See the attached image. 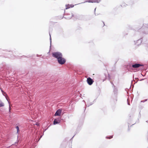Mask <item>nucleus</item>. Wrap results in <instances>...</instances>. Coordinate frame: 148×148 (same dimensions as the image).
Wrapping results in <instances>:
<instances>
[{
    "label": "nucleus",
    "instance_id": "7",
    "mask_svg": "<svg viewBox=\"0 0 148 148\" xmlns=\"http://www.w3.org/2000/svg\"><path fill=\"white\" fill-rule=\"evenodd\" d=\"M60 122V119H55L53 121V124L54 125L59 123Z\"/></svg>",
    "mask_w": 148,
    "mask_h": 148
},
{
    "label": "nucleus",
    "instance_id": "5",
    "mask_svg": "<svg viewBox=\"0 0 148 148\" xmlns=\"http://www.w3.org/2000/svg\"><path fill=\"white\" fill-rule=\"evenodd\" d=\"M74 5L73 4H66L65 5L66 7V9L67 10L70 8H73L74 7Z\"/></svg>",
    "mask_w": 148,
    "mask_h": 148
},
{
    "label": "nucleus",
    "instance_id": "12",
    "mask_svg": "<svg viewBox=\"0 0 148 148\" xmlns=\"http://www.w3.org/2000/svg\"><path fill=\"white\" fill-rule=\"evenodd\" d=\"M73 16H74L73 14V13H71V16L69 17H68V18H72Z\"/></svg>",
    "mask_w": 148,
    "mask_h": 148
},
{
    "label": "nucleus",
    "instance_id": "8",
    "mask_svg": "<svg viewBox=\"0 0 148 148\" xmlns=\"http://www.w3.org/2000/svg\"><path fill=\"white\" fill-rule=\"evenodd\" d=\"M91 1V2L92 3H99L101 1L100 0H90Z\"/></svg>",
    "mask_w": 148,
    "mask_h": 148
},
{
    "label": "nucleus",
    "instance_id": "15",
    "mask_svg": "<svg viewBox=\"0 0 148 148\" xmlns=\"http://www.w3.org/2000/svg\"><path fill=\"white\" fill-rule=\"evenodd\" d=\"M147 99H145V101H147Z\"/></svg>",
    "mask_w": 148,
    "mask_h": 148
},
{
    "label": "nucleus",
    "instance_id": "4",
    "mask_svg": "<svg viewBox=\"0 0 148 148\" xmlns=\"http://www.w3.org/2000/svg\"><path fill=\"white\" fill-rule=\"evenodd\" d=\"M62 112V110L60 109H59L55 113L54 115L55 116H60Z\"/></svg>",
    "mask_w": 148,
    "mask_h": 148
},
{
    "label": "nucleus",
    "instance_id": "2",
    "mask_svg": "<svg viewBox=\"0 0 148 148\" xmlns=\"http://www.w3.org/2000/svg\"><path fill=\"white\" fill-rule=\"evenodd\" d=\"M57 60L58 63L62 65L64 64L66 61L65 59L62 57H61Z\"/></svg>",
    "mask_w": 148,
    "mask_h": 148
},
{
    "label": "nucleus",
    "instance_id": "6",
    "mask_svg": "<svg viewBox=\"0 0 148 148\" xmlns=\"http://www.w3.org/2000/svg\"><path fill=\"white\" fill-rule=\"evenodd\" d=\"M143 65L139 64H136L132 65V67L134 68H138L140 66H143Z\"/></svg>",
    "mask_w": 148,
    "mask_h": 148
},
{
    "label": "nucleus",
    "instance_id": "14",
    "mask_svg": "<svg viewBox=\"0 0 148 148\" xmlns=\"http://www.w3.org/2000/svg\"><path fill=\"white\" fill-rule=\"evenodd\" d=\"M10 109H11V107H10V106L9 108V112H10Z\"/></svg>",
    "mask_w": 148,
    "mask_h": 148
},
{
    "label": "nucleus",
    "instance_id": "10",
    "mask_svg": "<svg viewBox=\"0 0 148 148\" xmlns=\"http://www.w3.org/2000/svg\"><path fill=\"white\" fill-rule=\"evenodd\" d=\"M16 129L17 132L18 133L19 130V128L18 126H17L16 127Z\"/></svg>",
    "mask_w": 148,
    "mask_h": 148
},
{
    "label": "nucleus",
    "instance_id": "13",
    "mask_svg": "<svg viewBox=\"0 0 148 148\" xmlns=\"http://www.w3.org/2000/svg\"><path fill=\"white\" fill-rule=\"evenodd\" d=\"M35 125L37 126H38L40 125V124L39 123H36Z\"/></svg>",
    "mask_w": 148,
    "mask_h": 148
},
{
    "label": "nucleus",
    "instance_id": "11",
    "mask_svg": "<svg viewBox=\"0 0 148 148\" xmlns=\"http://www.w3.org/2000/svg\"><path fill=\"white\" fill-rule=\"evenodd\" d=\"M113 137V136H110L109 137H106V138H107V139H111V138H112Z\"/></svg>",
    "mask_w": 148,
    "mask_h": 148
},
{
    "label": "nucleus",
    "instance_id": "3",
    "mask_svg": "<svg viewBox=\"0 0 148 148\" xmlns=\"http://www.w3.org/2000/svg\"><path fill=\"white\" fill-rule=\"evenodd\" d=\"M87 81L88 84L90 85H92L94 82V81L90 77L87 78Z\"/></svg>",
    "mask_w": 148,
    "mask_h": 148
},
{
    "label": "nucleus",
    "instance_id": "9",
    "mask_svg": "<svg viewBox=\"0 0 148 148\" xmlns=\"http://www.w3.org/2000/svg\"><path fill=\"white\" fill-rule=\"evenodd\" d=\"M4 106V104L1 101H0V107H3Z\"/></svg>",
    "mask_w": 148,
    "mask_h": 148
},
{
    "label": "nucleus",
    "instance_id": "1",
    "mask_svg": "<svg viewBox=\"0 0 148 148\" xmlns=\"http://www.w3.org/2000/svg\"><path fill=\"white\" fill-rule=\"evenodd\" d=\"M52 56L58 60L61 57H63L61 53L60 52H55L52 53Z\"/></svg>",
    "mask_w": 148,
    "mask_h": 148
}]
</instances>
